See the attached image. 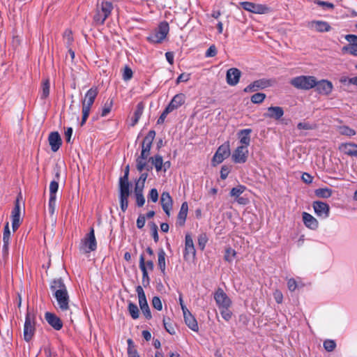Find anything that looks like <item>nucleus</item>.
<instances>
[{"mask_svg":"<svg viewBox=\"0 0 357 357\" xmlns=\"http://www.w3.org/2000/svg\"><path fill=\"white\" fill-rule=\"evenodd\" d=\"M273 297L277 303L280 304L282 303L283 301V295L282 293L280 290H275L273 293Z\"/></svg>","mask_w":357,"mask_h":357,"instance_id":"obj_64","label":"nucleus"},{"mask_svg":"<svg viewBox=\"0 0 357 357\" xmlns=\"http://www.w3.org/2000/svg\"><path fill=\"white\" fill-rule=\"evenodd\" d=\"M214 299L218 308L231 307V301L222 289L218 288L214 293Z\"/></svg>","mask_w":357,"mask_h":357,"instance_id":"obj_10","label":"nucleus"},{"mask_svg":"<svg viewBox=\"0 0 357 357\" xmlns=\"http://www.w3.org/2000/svg\"><path fill=\"white\" fill-rule=\"evenodd\" d=\"M128 195H119L120 207L123 212H126L128 207Z\"/></svg>","mask_w":357,"mask_h":357,"instance_id":"obj_46","label":"nucleus"},{"mask_svg":"<svg viewBox=\"0 0 357 357\" xmlns=\"http://www.w3.org/2000/svg\"><path fill=\"white\" fill-rule=\"evenodd\" d=\"M217 48L215 45H212L209 47V48L206 50L205 53L206 57H214L217 54Z\"/></svg>","mask_w":357,"mask_h":357,"instance_id":"obj_58","label":"nucleus"},{"mask_svg":"<svg viewBox=\"0 0 357 357\" xmlns=\"http://www.w3.org/2000/svg\"><path fill=\"white\" fill-rule=\"evenodd\" d=\"M36 312L33 308L27 307L24 324L23 335L26 342H29L33 337L36 331Z\"/></svg>","mask_w":357,"mask_h":357,"instance_id":"obj_4","label":"nucleus"},{"mask_svg":"<svg viewBox=\"0 0 357 357\" xmlns=\"http://www.w3.org/2000/svg\"><path fill=\"white\" fill-rule=\"evenodd\" d=\"M148 199L149 201H151L154 203H155L158 200V192L157 189L152 188L148 195Z\"/></svg>","mask_w":357,"mask_h":357,"instance_id":"obj_53","label":"nucleus"},{"mask_svg":"<svg viewBox=\"0 0 357 357\" xmlns=\"http://www.w3.org/2000/svg\"><path fill=\"white\" fill-rule=\"evenodd\" d=\"M230 307L219 308L222 317L227 321H229L232 317V312L229 310Z\"/></svg>","mask_w":357,"mask_h":357,"instance_id":"obj_45","label":"nucleus"},{"mask_svg":"<svg viewBox=\"0 0 357 357\" xmlns=\"http://www.w3.org/2000/svg\"><path fill=\"white\" fill-rule=\"evenodd\" d=\"M169 30V24L167 22H162L159 24L157 31L159 32V34L162 36V37H165L168 34Z\"/></svg>","mask_w":357,"mask_h":357,"instance_id":"obj_42","label":"nucleus"},{"mask_svg":"<svg viewBox=\"0 0 357 357\" xmlns=\"http://www.w3.org/2000/svg\"><path fill=\"white\" fill-rule=\"evenodd\" d=\"M139 268L142 273V284L144 287H147L150 283V278L149 276V273L147 271L146 265H145V258L143 254H142L139 257Z\"/></svg>","mask_w":357,"mask_h":357,"instance_id":"obj_27","label":"nucleus"},{"mask_svg":"<svg viewBox=\"0 0 357 357\" xmlns=\"http://www.w3.org/2000/svg\"><path fill=\"white\" fill-rule=\"evenodd\" d=\"M63 37L66 47H70L74 41L72 31L70 29H66L63 33Z\"/></svg>","mask_w":357,"mask_h":357,"instance_id":"obj_40","label":"nucleus"},{"mask_svg":"<svg viewBox=\"0 0 357 357\" xmlns=\"http://www.w3.org/2000/svg\"><path fill=\"white\" fill-rule=\"evenodd\" d=\"M340 81L342 82V83H346V82H348V84H352L354 85H356L357 86V76L356 77H352V78H349V77H342L340 78Z\"/></svg>","mask_w":357,"mask_h":357,"instance_id":"obj_62","label":"nucleus"},{"mask_svg":"<svg viewBox=\"0 0 357 357\" xmlns=\"http://www.w3.org/2000/svg\"><path fill=\"white\" fill-rule=\"evenodd\" d=\"M196 250L195 248L194 243L192 236L187 234L185 237V250H184V257L185 258L188 255H191L195 257Z\"/></svg>","mask_w":357,"mask_h":357,"instance_id":"obj_23","label":"nucleus"},{"mask_svg":"<svg viewBox=\"0 0 357 357\" xmlns=\"http://www.w3.org/2000/svg\"><path fill=\"white\" fill-rule=\"evenodd\" d=\"M136 292L138 296L139 305L142 313L144 314L146 319H151L152 315L143 288L139 285L137 286L136 287Z\"/></svg>","mask_w":357,"mask_h":357,"instance_id":"obj_7","label":"nucleus"},{"mask_svg":"<svg viewBox=\"0 0 357 357\" xmlns=\"http://www.w3.org/2000/svg\"><path fill=\"white\" fill-rule=\"evenodd\" d=\"M165 38V37H162L156 30L147 38L148 40L153 43H160Z\"/></svg>","mask_w":357,"mask_h":357,"instance_id":"obj_43","label":"nucleus"},{"mask_svg":"<svg viewBox=\"0 0 357 357\" xmlns=\"http://www.w3.org/2000/svg\"><path fill=\"white\" fill-rule=\"evenodd\" d=\"M155 134L154 130H151L142 141L141 154L136 159V167L139 172H142L146 167V160L150 155V151Z\"/></svg>","mask_w":357,"mask_h":357,"instance_id":"obj_3","label":"nucleus"},{"mask_svg":"<svg viewBox=\"0 0 357 357\" xmlns=\"http://www.w3.org/2000/svg\"><path fill=\"white\" fill-rule=\"evenodd\" d=\"M106 18H104L103 14L101 13L100 9L97 8L96 14L93 16V21L96 24H103Z\"/></svg>","mask_w":357,"mask_h":357,"instance_id":"obj_47","label":"nucleus"},{"mask_svg":"<svg viewBox=\"0 0 357 357\" xmlns=\"http://www.w3.org/2000/svg\"><path fill=\"white\" fill-rule=\"evenodd\" d=\"M57 303V308L65 312L69 310L70 297L63 280L59 278L54 279L50 286Z\"/></svg>","mask_w":357,"mask_h":357,"instance_id":"obj_1","label":"nucleus"},{"mask_svg":"<svg viewBox=\"0 0 357 357\" xmlns=\"http://www.w3.org/2000/svg\"><path fill=\"white\" fill-rule=\"evenodd\" d=\"M160 203L162 210L169 217L173 207V199L168 192H163L160 196Z\"/></svg>","mask_w":357,"mask_h":357,"instance_id":"obj_15","label":"nucleus"},{"mask_svg":"<svg viewBox=\"0 0 357 357\" xmlns=\"http://www.w3.org/2000/svg\"><path fill=\"white\" fill-rule=\"evenodd\" d=\"M162 321H163L164 327H165V330L167 331V332H168L171 335L174 334L175 333L174 328L172 326L171 324H169L167 321V319L165 317L163 318Z\"/></svg>","mask_w":357,"mask_h":357,"instance_id":"obj_59","label":"nucleus"},{"mask_svg":"<svg viewBox=\"0 0 357 357\" xmlns=\"http://www.w3.org/2000/svg\"><path fill=\"white\" fill-rule=\"evenodd\" d=\"M246 189V187L243 185H239L237 187L233 188L230 191V196L238 198Z\"/></svg>","mask_w":357,"mask_h":357,"instance_id":"obj_44","label":"nucleus"},{"mask_svg":"<svg viewBox=\"0 0 357 357\" xmlns=\"http://www.w3.org/2000/svg\"><path fill=\"white\" fill-rule=\"evenodd\" d=\"M132 69L128 66H126L123 68V78L124 80H129L132 78Z\"/></svg>","mask_w":357,"mask_h":357,"instance_id":"obj_56","label":"nucleus"},{"mask_svg":"<svg viewBox=\"0 0 357 357\" xmlns=\"http://www.w3.org/2000/svg\"><path fill=\"white\" fill-rule=\"evenodd\" d=\"M185 101V96L183 93H178L174 96L168 105L163 110L160 117L158 119L157 123L162 124L165 122L167 116L184 104Z\"/></svg>","mask_w":357,"mask_h":357,"instance_id":"obj_5","label":"nucleus"},{"mask_svg":"<svg viewBox=\"0 0 357 357\" xmlns=\"http://www.w3.org/2000/svg\"><path fill=\"white\" fill-rule=\"evenodd\" d=\"M208 238L206 234H202L198 236V246L200 250H204Z\"/></svg>","mask_w":357,"mask_h":357,"instance_id":"obj_49","label":"nucleus"},{"mask_svg":"<svg viewBox=\"0 0 357 357\" xmlns=\"http://www.w3.org/2000/svg\"><path fill=\"white\" fill-rule=\"evenodd\" d=\"M119 195L130 196V183L128 180L119 179Z\"/></svg>","mask_w":357,"mask_h":357,"instance_id":"obj_36","label":"nucleus"},{"mask_svg":"<svg viewBox=\"0 0 357 357\" xmlns=\"http://www.w3.org/2000/svg\"><path fill=\"white\" fill-rule=\"evenodd\" d=\"M135 197L136 205L138 207L143 206L145 203V198L144 197V195L143 194L135 195Z\"/></svg>","mask_w":357,"mask_h":357,"instance_id":"obj_60","label":"nucleus"},{"mask_svg":"<svg viewBox=\"0 0 357 357\" xmlns=\"http://www.w3.org/2000/svg\"><path fill=\"white\" fill-rule=\"evenodd\" d=\"M82 245L87 248L85 250L86 252H90L96 250L97 243L93 227L91 228L90 231L86 235L82 241Z\"/></svg>","mask_w":357,"mask_h":357,"instance_id":"obj_11","label":"nucleus"},{"mask_svg":"<svg viewBox=\"0 0 357 357\" xmlns=\"http://www.w3.org/2000/svg\"><path fill=\"white\" fill-rule=\"evenodd\" d=\"M144 107L145 105L142 101L137 103L136 109L134 112V115L131 119V126H135L138 123L139 119L141 118L144 112Z\"/></svg>","mask_w":357,"mask_h":357,"instance_id":"obj_28","label":"nucleus"},{"mask_svg":"<svg viewBox=\"0 0 357 357\" xmlns=\"http://www.w3.org/2000/svg\"><path fill=\"white\" fill-rule=\"evenodd\" d=\"M236 252L234 250L231 248L226 249L224 259L228 262H231L235 257Z\"/></svg>","mask_w":357,"mask_h":357,"instance_id":"obj_48","label":"nucleus"},{"mask_svg":"<svg viewBox=\"0 0 357 357\" xmlns=\"http://www.w3.org/2000/svg\"><path fill=\"white\" fill-rule=\"evenodd\" d=\"M188 212V204L187 202L182 203L180 211L177 215L176 225L182 227L185 225Z\"/></svg>","mask_w":357,"mask_h":357,"instance_id":"obj_26","label":"nucleus"},{"mask_svg":"<svg viewBox=\"0 0 357 357\" xmlns=\"http://www.w3.org/2000/svg\"><path fill=\"white\" fill-rule=\"evenodd\" d=\"M323 345H324V348L327 351H333L336 347V343L333 340H326L324 342Z\"/></svg>","mask_w":357,"mask_h":357,"instance_id":"obj_51","label":"nucleus"},{"mask_svg":"<svg viewBox=\"0 0 357 357\" xmlns=\"http://www.w3.org/2000/svg\"><path fill=\"white\" fill-rule=\"evenodd\" d=\"M284 115V110L279 106H271L268 107L267 112L264 114L266 117L279 120Z\"/></svg>","mask_w":357,"mask_h":357,"instance_id":"obj_25","label":"nucleus"},{"mask_svg":"<svg viewBox=\"0 0 357 357\" xmlns=\"http://www.w3.org/2000/svg\"><path fill=\"white\" fill-rule=\"evenodd\" d=\"M113 9V5L111 2L109 1H102L101 3V7L100 10L102 14L104 15V18H107Z\"/></svg>","mask_w":357,"mask_h":357,"instance_id":"obj_35","label":"nucleus"},{"mask_svg":"<svg viewBox=\"0 0 357 357\" xmlns=\"http://www.w3.org/2000/svg\"><path fill=\"white\" fill-rule=\"evenodd\" d=\"M339 150L345 155L357 158V144L355 143H342L339 146Z\"/></svg>","mask_w":357,"mask_h":357,"instance_id":"obj_18","label":"nucleus"},{"mask_svg":"<svg viewBox=\"0 0 357 357\" xmlns=\"http://www.w3.org/2000/svg\"><path fill=\"white\" fill-rule=\"evenodd\" d=\"M152 305L153 307L158 311L162 310V301L158 296H154L152 299Z\"/></svg>","mask_w":357,"mask_h":357,"instance_id":"obj_55","label":"nucleus"},{"mask_svg":"<svg viewBox=\"0 0 357 357\" xmlns=\"http://www.w3.org/2000/svg\"><path fill=\"white\" fill-rule=\"evenodd\" d=\"M114 104V100L112 98H108L106 102L104 103V105L101 112V116H106L112 110V106Z\"/></svg>","mask_w":357,"mask_h":357,"instance_id":"obj_39","label":"nucleus"},{"mask_svg":"<svg viewBox=\"0 0 357 357\" xmlns=\"http://www.w3.org/2000/svg\"><path fill=\"white\" fill-rule=\"evenodd\" d=\"M56 197L50 196L49 203H48V208L50 213L53 214L54 213L55 207H56Z\"/></svg>","mask_w":357,"mask_h":357,"instance_id":"obj_57","label":"nucleus"},{"mask_svg":"<svg viewBox=\"0 0 357 357\" xmlns=\"http://www.w3.org/2000/svg\"><path fill=\"white\" fill-rule=\"evenodd\" d=\"M290 83L293 86L300 89H333V85L327 79L317 81L314 76L301 75L291 79Z\"/></svg>","mask_w":357,"mask_h":357,"instance_id":"obj_2","label":"nucleus"},{"mask_svg":"<svg viewBox=\"0 0 357 357\" xmlns=\"http://www.w3.org/2000/svg\"><path fill=\"white\" fill-rule=\"evenodd\" d=\"M312 207L315 214L321 218L326 219L330 215L329 205L321 201H314L312 203Z\"/></svg>","mask_w":357,"mask_h":357,"instance_id":"obj_9","label":"nucleus"},{"mask_svg":"<svg viewBox=\"0 0 357 357\" xmlns=\"http://www.w3.org/2000/svg\"><path fill=\"white\" fill-rule=\"evenodd\" d=\"M185 324L193 331L197 332L199 326L197 321L191 312L188 310L183 313Z\"/></svg>","mask_w":357,"mask_h":357,"instance_id":"obj_24","label":"nucleus"},{"mask_svg":"<svg viewBox=\"0 0 357 357\" xmlns=\"http://www.w3.org/2000/svg\"><path fill=\"white\" fill-rule=\"evenodd\" d=\"M165 258L166 253L165 250L162 248L160 249L158 252V266L163 275L165 274L166 270Z\"/></svg>","mask_w":357,"mask_h":357,"instance_id":"obj_30","label":"nucleus"},{"mask_svg":"<svg viewBox=\"0 0 357 357\" xmlns=\"http://www.w3.org/2000/svg\"><path fill=\"white\" fill-rule=\"evenodd\" d=\"M314 195L316 197L323 199H327L332 196L333 190L329 188H320L314 190Z\"/></svg>","mask_w":357,"mask_h":357,"instance_id":"obj_32","label":"nucleus"},{"mask_svg":"<svg viewBox=\"0 0 357 357\" xmlns=\"http://www.w3.org/2000/svg\"><path fill=\"white\" fill-rule=\"evenodd\" d=\"M241 75V72L239 69L236 68H229L227 71V82L229 85L234 86H236L240 79Z\"/></svg>","mask_w":357,"mask_h":357,"instance_id":"obj_16","label":"nucleus"},{"mask_svg":"<svg viewBox=\"0 0 357 357\" xmlns=\"http://www.w3.org/2000/svg\"><path fill=\"white\" fill-rule=\"evenodd\" d=\"M59 189L58 181H52L50 184V196L56 197V192Z\"/></svg>","mask_w":357,"mask_h":357,"instance_id":"obj_50","label":"nucleus"},{"mask_svg":"<svg viewBox=\"0 0 357 357\" xmlns=\"http://www.w3.org/2000/svg\"><path fill=\"white\" fill-rule=\"evenodd\" d=\"M151 235L153 238V240L155 243H157L159 240L158 234V226L155 222H151Z\"/></svg>","mask_w":357,"mask_h":357,"instance_id":"obj_54","label":"nucleus"},{"mask_svg":"<svg viewBox=\"0 0 357 357\" xmlns=\"http://www.w3.org/2000/svg\"><path fill=\"white\" fill-rule=\"evenodd\" d=\"M311 23L314 25L315 29L318 32H328L331 29V26L327 22L312 21Z\"/></svg>","mask_w":357,"mask_h":357,"instance_id":"obj_33","label":"nucleus"},{"mask_svg":"<svg viewBox=\"0 0 357 357\" xmlns=\"http://www.w3.org/2000/svg\"><path fill=\"white\" fill-rule=\"evenodd\" d=\"M128 343V357H140L138 354L137 349H135V345L132 339H128L127 340Z\"/></svg>","mask_w":357,"mask_h":357,"instance_id":"obj_38","label":"nucleus"},{"mask_svg":"<svg viewBox=\"0 0 357 357\" xmlns=\"http://www.w3.org/2000/svg\"><path fill=\"white\" fill-rule=\"evenodd\" d=\"M240 5L244 10L256 14H266L270 11V8L264 4L243 1L240 3Z\"/></svg>","mask_w":357,"mask_h":357,"instance_id":"obj_8","label":"nucleus"},{"mask_svg":"<svg viewBox=\"0 0 357 357\" xmlns=\"http://www.w3.org/2000/svg\"><path fill=\"white\" fill-rule=\"evenodd\" d=\"M275 79L263 78L253 82L244 89H253L254 88L264 89L267 87L275 86Z\"/></svg>","mask_w":357,"mask_h":357,"instance_id":"obj_13","label":"nucleus"},{"mask_svg":"<svg viewBox=\"0 0 357 357\" xmlns=\"http://www.w3.org/2000/svg\"><path fill=\"white\" fill-rule=\"evenodd\" d=\"M229 172H230L229 167L228 166H227V165H223L221 167V170H220V178L222 180L226 179L227 177L228 176V174H229Z\"/></svg>","mask_w":357,"mask_h":357,"instance_id":"obj_61","label":"nucleus"},{"mask_svg":"<svg viewBox=\"0 0 357 357\" xmlns=\"http://www.w3.org/2000/svg\"><path fill=\"white\" fill-rule=\"evenodd\" d=\"M345 39L350 43L351 54L357 56V36L348 34L345 36Z\"/></svg>","mask_w":357,"mask_h":357,"instance_id":"obj_31","label":"nucleus"},{"mask_svg":"<svg viewBox=\"0 0 357 357\" xmlns=\"http://www.w3.org/2000/svg\"><path fill=\"white\" fill-rule=\"evenodd\" d=\"M97 95V91H87L85 93L84 98L82 100V118L81 126H83L86 123L90 114L91 107L93 105Z\"/></svg>","mask_w":357,"mask_h":357,"instance_id":"obj_6","label":"nucleus"},{"mask_svg":"<svg viewBox=\"0 0 357 357\" xmlns=\"http://www.w3.org/2000/svg\"><path fill=\"white\" fill-rule=\"evenodd\" d=\"M248 156V150L245 146H238L233 152L232 160L235 163H245Z\"/></svg>","mask_w":357,"mask_h":357,"instance_id":"obj_14","label":"nucleus"},{"mask_svg":"<svg viewBox=\"0 0 357 357\" xmlns=\"http://www.w3.org/2000/svg\"><path fill=\"white\" fill-rule=\"evenodd\" d=\"M287 287L290 291H294L297 288V282L294 278H290L287 281Z\"/></svg>","mask_w":357,"mask_h":357,"instance_id":"obj_63","label":"nucleus"},{"mask_svg":"<svg viewBox=\"0 0 357 357\" xmlns=\"http://www.w3.org/2000/svg\"><path fill=\"white\" fill-rule=\"evenodd\" d=\"M155 167V170L158 172L162 170L163 160L160 155H155L149 158V160Z\"/></svg>","mask_w":357,"mask_h":357,"instance_id":"obj_34","label":"nucleus"},{"mask_svg":"<svg viewBox=\"0 0 357 357\" xmlns=\"http://www.w3.org/2000/svg\"><path fill=\"white\" fill-rule=\"evenodd\" d=\"M303 221L305 226L312 230H315L319 227V222L317 220L313 217L311 214L303 212L302 214Z\"/></svg>","mask_w":357,"mask_h":357,"instance_id":"obj_22","label":"nucleus"},{"mask_svg":"<svg viewBox=\"0 0 357 357\" xmlns=\"http://www.w3.org/2000/svg\"><path fill=\"white\" fill-rule=\"evenodd\" d=\"M45 317L47 323L55 330L59 331L63 327V323L59 317L51 312H46Z\"/></svg>","mask_w":357,"mask_h":357,"instance_id":"obj_20","label":"nucleus"},{"mask_svg":"<svg viewBox=\"0 0 357 357\" xmlns=\"http://www.w3.org/2000/svg\"><path fill=\"white\" fill-rule=\"evenodd\" d=\"M128 310L129 312L130 315L133 319H137L139 318V310L138 309V307L136 304L134 303L129 301L128 305Z\"/></svg>","mask_w":357,"mask_h":357,"instance_id":"obj_37","label":"nucleus"},{"mask_svg":"<svg viewBox=\"0 0 357 357\" xmlns=\"http://www.w3.org/2000/svg\"><path fill=\"white\" fill-rule=\"evenodd\" d=\"M49 144L53 152L57 151L62 144V140L58 132H52L48 137Z\"/></svg>","mask_w":357,"mask_h":357,"instance_id":"obj_19","label":"nucleus"},{"mask_svg":"<svg viewBox=\"0 0 357 357\" xmlns=\"http://www.w3.org/2000/svg\"><path fill=\"white\" fill-rule=\"evenodd\" d=\"M10 231L9 229V223L6 222L4 229H3V252L7 253L8 250L9 243H10Z\"/></svg>","mask_w":357,"mask_h":357,"instance_id":"obj_29","label":"nucleus"},{"mask_svg":"<svg viewBox=\"0 0 357 357\" xmlns=\"http://www.w3.org/2000/svg\"><path fill=\"white\" fill-rule=\"evenodd\" d=\"M230 155V148L229 142L220 146L213 155V160L217 163H221L225 159Z\"/></svg>","mask_w":357,"mask_h":357,"instance_id":"obj_12","label":"nucleus"},{"mask_svg":"<svg viewBox=\"0 0 357 357\" xmlns=\"http://www.w3.org/2000/svg\"><path fill=\"white\" fill-rule=\"evenodd\" d=\"M252 132V129L245 128L241 130L238 132L237 135L239 139V142L241 144V146H245L248 148L250 144V134Z\"/></svg>","mask_w":357,"mask_h":357,"instance_id":"obj_21","label":"nucleus"},{"mask_svg":"<svg viewBox=\"0 0 357 357\" xmlns=\"http://www.w3.org/2000/svg\"><path fill=\"white\" fill-rule=\"evenodd\" d=\"M11 218L13 230L16 231L20 225V206L18 198L16 199L15 206L12 211Z\"/></svg>","mask_w":357,"mask_h":357,"instance_id":"obj_17","label":"nucleus"},{"mask_svg":"<svg viewBox=\"0 0 357 357\" xmlns=\"http://www.w3.org/2000/svg\"><path fill=\"white\" fill-rule=\"evenodd\" d=\"M339 132L342 135H346L348 137L354 136L356 132V130L353 128L347 126H342L339 128Z\"/></svg>","mask_w":357,"mask_h":357,"instance_id":"obj_41","label":"nucleus"},{"mask_svg":"<svg viewBox=\"0 0 357 357\" xmlns=\"http://www.w3.org/2000/svg\"><path fill=\"white\" fill-rule=\"evenodd\" d=\"M266 97V95L262 93H257L252 96L251 97V101L253 103H261L264 101V98Z\"/></svg>","mask_w":357,"mask_h":357,"instance_id":"obj_52","label":"nucleus"}]
</instances>
